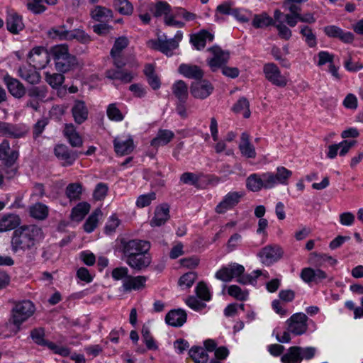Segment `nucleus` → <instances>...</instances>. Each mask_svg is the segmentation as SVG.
Returning a JSON list of instances; mask_svg holds the SVG:
<instances>
[{
    "instance_id": "f257e3e1",
    "label": "nucleus",
    "mask_w": 363,
    "mask_h": 363,
    "mask_svg": "<svg viewBox=\"0 0 363 363\" xmlns=\"http://www.w3.org/2000/svg\"><path fill=\"white\" fill-rule=\"evenodd\" d=\"M43 238V231L35 225H22L14 230L11 240V250L15 253L27 252L32 257L35 253L37 243Z\"/></svg>"
},
{
    "instance_id": "f03ea898",
    "label": "nucleus",
    "mask_w": 363,
    "mask_h": 363,
    "mask_svg": "<svg viewBox=\"0 0 363 363\" xmlns=\"http://www.w3.org/2000/svg\"><path fill=\"white\" fill-rule=\"evenodd\" d=\"M292 172L284 167H278L276 173L267 172L261 175L252 174L247 179V188L254 192L264 189H272L277 184L286 185Z\"/></svg>"
},
{
    "instance_id": "7ed1b4c3",
    "label": "nucleus",
    "mask_w": 363,
    "mask_h": 363,
    "mask_svg": "<svg viewBox=\"0 0 363 363\" xmlns=\"http://www.w3.org/2000/svg\"><path fill=\"white\" fill-rule=\"evenodd\" d=\"M18 157V152L10 147L7 140L0 144V160L2 161L4 173L7 179L13 178L17 173V167L15 166Z\"/></svg>"
},
{
    "instance_id": "20e7f679",
    "label": "nucleus",
    "mask_w": 363,
    "mask_h": 363,
    "mask_svg": "<svg viewBox=\"0 0 363 363\" xmlns=\"http://www.w3.org/2000/svg\"><path fill=\"white\" fill-rule=\"evenodd\" d=\"M155 17L164 16V23L167 26L183 28L184 23L175 19V16L172 12L171 6L166 1H160L152 5L150 9Z\"/></svg>"
},
{
    "instance_id": "39448f33",
    "label": "nucleus",
    "mask_w": 363,
    "mask_h": 363,
    "mask_svg": "<svg viewBox=\"0 0 363 363\" xmlns=\"http://www.w3.org/2000/svg\"><path fill=\"white\" fill-rule=\"evenodd\" d=\"M35 312V306L30 301L17 303L11 311L9 322L19 329L20 325L27 320Z\"/></svg>"
},
{
    "instance_id": "423d86ee",
    "label": "nucleus",
    "mask_w": 363,
    "mask_h": 363,
    "mask_svg": "<svg viewBox=\"0 0 363 363\" xmlns=\"http://www.w3.org/2000/svg\"><path fill=\"white\" fill-rule=\"evenodd\" d=\"M121 242L122 252L125 259L143 252H147L150 248V242L143 240L134 239L126 240L123 239Z\"/></svg>"
},
{
    "instance_id": "0eeeda50",
    "label": "nucleus",
    "mask_w": 363,
    "mask_h": 363,
    "mask_svg": "<svg viewBox=\"0 0 363 363\" xmlns=\"http://www.w3.org/2000/svg\"><path fill=\"white\" fill-rule=\"evenodd\" d=\"M183 37L182 33L178 31L174 38L169 40L158 39V40H149L148 46L152 49L158 50L167 55H172V50L176 49L179 46V43Z\"/></svg>"
},
{
    "instance_id": "6e6552de",
    "label": "nucleus",
    "mask_w": 363,
    "mask_h": 363,
    "mask_svg": "<svg viewBox=\"0 0 363 363\" xmlns=\"http://www.w3.org/2000/svg\"><path fill=\"white\" fill-rule=\"evenodd\" d=\"M308 318L303 313H297L291 316L286 321L287 329L295 335L305 333L308 329L307 321Z\"/></svg>"
},
{
    "instance_id": "1a4fd4ad",
    "label": "nucleus",
    "mask_w": 363,
    "mask_h": 363,
    "mask_svg": "<svg viewBox=\"0 0 363 363\" xmlns=\"http://www.w3.org/2000/svg\"><path fill=\"white\" fill-rule=\"evenodd\" d=\"M208 50L213 56L207 60V63L212 72H216L228 62L230 58V53L228 51L222 50L218 46H213L209 48Z\"/></svg>"
},
{
    "instance_id": "9d476101",
    "label": "nucleus",
    "mask_w": 363,
    "mask_h": 363,
    "mask_svg": "<svg viewBox=\"0 0 363 363\" xmlns=\"http://www.w3.org/2000/svg\"><path fill=\"white\" fill-rule=\"evenodd\" d=\"M29 62L35 69H41L50 62L48 51L43 47L34 48L28 54Z\"/></svg>"
},
{
    "instance_id": "9b49d317",
    "label": "nucleus",
    "mask_w": 363,
    "mask_h": 363,
    "mask_svg": "<svg viewBox=\"0 0 363 363\" xmlns=\"http://www.w3.org/2000/svg\"><path fill=\"white\" fill-rule=\"evenodd\" d=\"M265 77L274 85L284 87L287 84V79L281 74L279 67L274 63L264 65L263 69Z\"/></svg>"
},
{
    "instance_id": "f8f14e48",
    "label": "nucleus",
    "mask_w": 363,
    "mask_h": 363,
    "mask_svg": "<svg viewBox=\"0 0 363 363\" xmlns=\"http://www.w3.org/2000/svg\"><path fill=\"white\" fill-rule=\"evenodd\" d=\"M282 255L283 251L278 245H267L263 247L258 253L261 262L266 265H269L277 262L282 257Z\"/></svg>"
},
{
    "instance_id": "ddd939ff",
    "label": "nucleus",
    "mask_w": 363,
    "mask_h": 363,
    "mask_svg": "<svg viewBox=\"0 0 363 363\" xmlns=\"http://www.w3.org/2000/svg\"><path fill=\"white\" fill-rule=\"evenodd\" d=\"M213 86L206 80H198L193 82L190 87L191 95L196 99L207 98L213 91Z\"/></svg>"
},
{
    "instance_id": "4468645a",
    "label": "nucleus",
    "mask_w": 363,
    "mask_h": 363,
    "mask_svg": "<svg viewBox=\"0 0 363 363\" xmlns=\"http://www.w3.org/2000/svg\"><path fill=\"white\" fill-rule=\"evenodd\" d=\"M242 196V194L238 192H229L227 194L223 199L217 205L216 211L218 213H224L226 211L233 208L236 206L240 198Z\"/></svg>"
},
{
    "instance_id": "2eb2a0df",
    "label": "nucleus",
    "mask_w": 363,
    "mask_h": 363,
    "mask_svg": "<svg viewBox=\"0 0 363 363\" xmlns=\"http://www.w3.org/2000/svg\"><path fill=\"white\" fill-rule=\"evenodd\" d=\"M71 112L74 122L78 125L82 124L88 118L89 110L84 101H74Z\"/></svg>"
},
{
    "instance_id": "dca6fc26",
    "label": "nucleus",
    "mask_w": 363,
    "mask_h": 363,
    "mask_svg": "<svg viewBox=\"0 0 363 363\" xmlns=\"http://www.w3.org/2000/svg\"><path fill=\"white\" fill-rule=\"evenodd\" d=\"M230 269V281L233 278H237V281L241 284H252L253 279L250 274H244L245 267L238 263H233L228 265Z\"/></svg>"
},
{
    "instance_id": "f3484780",
    "label": "nucleus",
    "mask_w": 363,
    "mask_h": 363,
    "mask_svg": "<svg viewBox=\"0 0 363 363\" xmlns=\"http://www.w3.org/2000/svg\"><path fill=\"white\" fill-rule=\"evenodd\" d=\"M125 262L132 269L140 271L147 268L151 263V257L147 252H143L135 256L125 259Z\"/></svg>"
},
{
    "instance_id": "a211bd4d",
    "label": "nucleus",
    "mask_w": 363,
    "mask_h": 363,
    "mask_svg": "<svg viewBox=\"0 0 363 363\" xmlns=\"http://www.w3.org/2000/svg\"><path fill=\"white\" fill-rule=\"evenodd\" d=\"M147 277L145 276H128L123 281V289L125 292L130 291L132 290L138 291L143 289L145 286V282Z\"/></svg>"
},
{
    "instance_id": "6ab92c4d",
    "label": "nucleus",
    "mask_w": 363,
    "mask_h": 363,
    "mask_svg": "<svg viewBox=\"0 0 363 363\" xmlns=\"http://www.w3.org/2000/svg\"><path fill=\"white\" fill-rule=\"evenodd\" d=\"M169 218V206L167 203H163L156 207L155 216L150 220L151 226H161L164 225Z\"/></svg>"
},
{
    "instance_id": "aec40b11",
    "label": "nucleus",
    "mask_w": 363,
    "mask_h": 363,
    "mask_svg": "<svg viewBox=\"0 0 363 363\" xmlns=\"http://www.w3.org/2000/svg\"><path fill=\"white\" fill-rule=\"evenodd\" d=\"M54 152L59 160L63 161V166L72 164L77 158V154L74 152H69L67 147L64 145H57L55 147Z\"/></svg>"
},
{
    "instance_id": "412c9836",
    "label": "nucleus",
    "mask_w": 363,
    "mask_h": 363,
    "mask_svg": "<svg viewBox=\"0 0 363 363\" xmlns=\"http://www.w3.org/2000/svg\"><path fill=\"white\" fill-rule=\"evenodd\" d=\"M239 150L241 155L247 158H255L256 151L253 145L250 143V135L244 132L241 134Z\"/></svg>"
},
{
    "instance_id": "4be33fe9",
    "label": "nucleus",
    "mask_w": 363,
    "mask_h": 363,
    "mask_svg": "<svg viewBox=\"0 0 363 363\" xmlns=\"http://www.w3.org/2000/svg\"><path fill=\"white\" fill-rule=\"evenodd\" d=\"M325 33L330 38H338L345 43H351L354 40V35L351 32H344L335 26H328L324 28Z\"/></svg>"
},
{
    "instance_id": "5701e85b",
    "label": "nucleus",
    "mask_w": 363,
    "mask_h": 363,
    "mask_svg": "<svg viewBox=\"0 0 363 363\" xmlns=\"http://www.w3.org/2000/svg\"><path fill=\"white\" fill-rule=\"evenodd\" d=\"M4 82L10 94L16 98L20 99L26 94V89L18 79L9 75L4 77Z\"/></svg>"
},
{
    "instance_id": "b1692460",
    "label": "nucleus",
    "mask_w": 363,
    "mask_h": 363,
    "mask_svg": "<svg viewBox=\"0 0 363 363\" xmlns=\"http://www.w3.org/2000/svg\"><path fill=\"white\" fill-rule=\"evenodd\" d=\"M186 320V313L184 310L174 309L170 311L165 317L166 323L174 327L182 326Z\"/></svg>"
},
{
    "instance_id": "393cba45",
    "label": "nucleus",
    "mask_w": 363,
    "mask_h": 363,
    "mask_svg": "<svg viewBox=\"0 0 363 363\" xmlns=\"http://www.w3.org/2000/svg\"><path fill=\"white\" fill-rule=\"evenodd\" d=\"M63 133L72 147H80L82 145V138L77 131L76 127L74 124H65Z\"/></svg>"
},
{
    "instance_id": "a878e982",
    "label": "nucleus",
    "mask_w": 363,
    "mask_h": 363,
    "mask_svg": "<svg viewBox=\"0 0 363 363\" xmlns=\"http://www.w3.org/2000/svg\"><path fill=\"white\" fill-rule=\"evenodd\" d=\"M1 135L11 138H22L27 133V130L16 125L2 122Z\"/></svg>"
},
{
    "instance_id": "bb28decb",
    "label": "nucleus",
    "mask_w": 363,
    "mask_h": 363,
    "mask_svg": "<svg viewBox=\"0 0 363 363\" xmlns=\"http://www.w3.org/2000/svg\"><path fill=\"white\" fill-rule=\"evenodd\" d=\"M6 28L11 33H18L24 28L22 18L16 13H9L6 18Z\"/></svg>"
},
{
    "instance_id": "cd10ccee",
    "label": "nucleus",
    "mask_w": 363,
    "mask_h": 363,
    "mask_svg": "<svg viewBox=\"0 0 363 363\" xmlns=\"http://www.w3.org/2000/svg\"><path fill=\"white\" fill-rule=\"evenodd\" d=\"M77 65L78 62L76 57L70 54L55 62L56 69L61 72H67Z\"/></svg>"
},
{
    "instance_id": "c85d7f7f",
    "label": "nucleus",
    "mask_w": 363,
    "mask_h": 363,
    "mask_svg": "<svg viewBox=\"0 0 363 363\" xmlns=\"http://www.w3.org/2000/svg\"><path fill=\"white\" fill-rule=\"evenodd\" d=\"M174 137V133L166 129H160L157 136L151 141V145L154 147H158L168 144Z\"/></svg>"
},
{
    "instance_id": "c756f323",
    "label": "nucleus",
    "mask_w": 363,
    "mask_h": 363,
    "mask_svg": "<svg viewBox=\"0 0 363 363\" xmlns=\"http://www.w3.org/2000/svg\"><path fill=\"white\" fill-rule=\"evenodd\" d=\"M91 18L96 21L108 22L113 17V11L104 6H96L91 11Z\"/></svg>"
},
{
    "instance_id": "7c9ffc66",
    "label": "nucleus",
    "mask_w": 363,
    "mask_h": 363,
    "mask_svg": "<svg viewBox=\"0 0 363 363\" xmlns=\"http://www.w3.org/2000/svg\"><path fill=\"white\" fill-rule=\"evenodd\" d=\"M179 72L184 76L197 81L203 76V71L196 65L182 64L179 67Z\"/></svg>"
},
{
    "instance_id": "2f4dec72",
    "label": "nucleus",
    "mask_w": 363,
    "mask_h": 363,
    "mask_svg": "<svg viewBox=\"0 0 363 363\" xmlns=\"http://www.w3.org/2000/svg\"><path fill=\"white\" fill-rule=\"evenodd\" d=\"M172 93L177 97L179 102L186 103L188 99V86L182 80L177 81L173 84Z\"/></svg>"
},
{
    "instance_id": "473e14b6",
    "label": "nucleus",
    "mask_w": 363,
    "mask_h": 363,
    "mask_svg": "<svg viewBox=\"0 0 363 363\" xmlns=\"http://www.w3.org/2000/svg\"><path fill=\"white\" fill-rule=\"evenodd\" d=\"M21 219L18 216L15 214H9L3 217L0 220V231H7L16 228L20 224Z\"/></svg>"
},
{
    "instance_id": "72a5a7b5",
    "label": "nucleus",
    "mask_w": 363,
    "mask_h": 363,
    "mask_svg": "<svg viewBox=\"0 0 363 363\" xmlns=\"http://www.w3.org/2000/svg\"><path fill=\"white\" fill-rule=\"evenodd\" d=\"M69 29L65 25L55 26L47 32L50 38L60 40H68Z\"/></svg>"
},
{
    "instance_id": "f704fd0d",
    "label": "nucleus",
    "mask_w": 363,
    "mask_h": 363,
    "mask_svg": "<svg viewBox=\"0 0 363 363\" xmlns=\"http://www.w3.org/2000/svg\"><path fill=\"white\" fill-rule=\"evenodd\" d=\"M213 35L206 30H202L196 35H194L191 37V42L194 47L198 49H202L205 47L206 40L212 41Z\"/></svg>"
},
{
    "instance_id": "c9c22d12",
    "label": "nucleus",
    "mask_w": 363,
    "mask_h": 363,
    "mask_svg": "<svg viewBox=\"0 0 363 363\" xmlns=\"http://www.w3.org/2000/svg\"><path fill=\"white\" fill-rule=\"evenodd\" d=\"M301 347H291L288 352L281 357V362L283 363H300L301 362Z\"/></svg>"
},
{
    "instance_id": "e433bc0d",
    "label": "nucleus",
    "mask_w": 363,
    "mask_h": 363,
    "mask_svg": "<svg viewBox=\"0 0 363 363\" xmlns=\"http://www.w3.org/2000/svg\"><path fill=\"white\" fill-rule=\"evenodd\" d=\"M325 262H329L330 264H335L337 260L326 254L312 252L308 257V262L315 266H321Z\"/></svg>"
},
{
    "instance_id": "4c0bfd02",
    "label": "nucleus",
    "mask_w": 363,
    "mask_h": 363,
    "mask_svg": "<svg viewBox=\"0 0 363 363\" xmlns=\"http://www.w3.org/2000/svg\"><path fill=\"white\" fill-rule=\"evenodd\" d=\"M106 77L111 79H120L124 83H128L131 82L133 78L131 72H124L121 70V69L107 70L106 72Z\"/></svg>"
},
{
    "instance_id": "58836bf2",
    "label": "nucleus",
    "mask_w": 363,
    "mask_h": 363,
    "mask_svg": "<svg viewBox=\"0 0 363 363\" xmlns=\"http://www.w3.org/2000/svg\"><path fill=\"white\" fill-rule=\"evenodd\" d=\"M114 147L118 155H128L133 150V141L132 139H128L125 141H121L117 139H115Z\"/></svg>"
},
{
    "instance_id": "ea45409f",
    "label": "nucleus",
    "mask_w": 363,
    "mask_h": 363,
    "mask_svg": "<svg viewBox=\"0 0 363 363\" xmlns=\"http://www.w3.org/2000/svg\"><path fill=\"white\" fill-rule=\"evenodd\" d=\"M18 75L30 84H37L40 80V74L35 70L28 69L25 67H21L18 70Z\"/></svg>"
},
{
    "instance_id": "a19ab883",
    "label": "nucleus",
    "mask_w": 363,
    "mask_h": 363,
    "mask_svg": "<svg viewBox=\"0 0 363 363\" xmlns=\"http://www.w3.org/2000/svg\"><path fill=\"white\" fill-rule=\"evenodd\" d=\"M90 205L86 202L79 203L73 208L71 213V218L76 221H81L89 213Z\"/></svg>"
},
{
    "instance_id": "79ce46f5",
    "label": "nucleus",
    "mask_w": 363,
    "mask_h": 363,
    "mask_svg": "<svg viewBox=\"0 0 363 363\" xmlns=\"http://www.w3.org/2000/svg\"><path fill=\"white\" fill-rule=\"evenodd\" d=\"M252 26L256 28H263L271 25H275L272 18H271L266 13H262L260 15H255L252 20Z\"/></svg>"
},
{
    "instance_id": "37998d69",
    "label": "nucleus",
    "mask_w": 363,
    "mask_h": 363,
    "mask_svg": "<svg viewBox=\"0 0 363 363\" xmlns=\"http://www.w3.org/2000/svg\"><path fill=\"white\" fill-rule=\"evenodd\" d=\"M233 111L237 113H242L244 118H247L250 116V103L245 98H240L233 106Z\"/></svg>"
},
{
    "instance_id": "c03bdc74",
    "label": "nucleus",
    "mask_w": 363,
    "mask_h": 363,
    "mask_svg": "<svg viewBox=\"0 0 363 363\" xmlns=\"http://www.w3.org/2000/svg\"><path fill=\"white\" fill-rule=\"evenodd\" d=\"M102 216L99 208H96L87 218L84 224V229L86 233L92 232L96 227L99 218Z\"/></svg>"
},
{
    "instance_id": "a18cd8bd",
    "label": "nucleus",
    "mask_w": 363,
    "mask_h": 363,
    "mask_svg": "<svg viewBox=\"0 0 363 363\" xmlns=\"http://www.w3.org/2000/svg\"><path fill=\"white\" fill-rule=\"evenodd\" d=\"M189 353L196 363H206L208 360L206 351L201 347H193Z\"/></svg>"
},
{
    "instance_id": "49530a36",
    "label": "nucleus",
    "mask_w": 363,
    "mask_h": 363,
    "mask_svg": "<svg viewBox=\"0 0 363 363\" xmlns=\"http://www.w3.org/2000/svg\"><path fill=\"white\" fill-rule=\"evenodd\" d=\"M31 337L38 345H47L50 349H54L55 345L52 342H48L44 339L45 332L42 328H35L31 331Z\"/></svg>"
},
{
    "instance_id": "de8ad7c7",
    "label": "nucleus",
    "mask_w": 363,
    "mask_h": 363,
    "mask_svg": "<svg viewBox=\"0 0 363 363\" xmlns=\"http://www.w3.org/2000/svg\"><path fill=\"white\" fill-rule=\"evenodd\" d=\"M82 192V186L79 183L69 184L65 191L66 196L70 201L79 199Z\"/></svg>"
},
{
    "instance_id": "09e8293b",
    "label": "nucleus",
    "mask_w": 363,
    "mask_h": 363,
    "mask_svg": "<svg viewBox=\"0 0 363 363\" xmlns=\"http://www.w3.org/2000/svg\"><path fill=\"white\" fill-rule=\"evenodd\" d=\"M113 7L122 15H130L133 11V6L128 0H114Z\"/></svg>"
},
{
    "instance_id": "8fccbe9b",
    "label": "nucleus",
    "mask_w": 363,
    "mask_h": 363,
    "mask_svg": "<svg viewBox=\"0 0 363 363\" xmlns=\"http://www.w3.org/2000/svg\"><path fill=\"white\" fill-rule=\"evenodd\" d=\"M30 213L32 217L39 220H43L48 216V207L40 203H36L30 208Z\"/></svg>"
},
{
    "instance_id": "3c124183",
    "label": "nucleus",
    "mask_w": 363,
    "mask_h": 363,
    "mask_svg": "<svg viewBox=\"0 0 363 363\" xmlns=\"http://www.w3.org/2000/svg\"><path fill=\"white\" fill-rule=\"evenodd\" d=\"M27 93L29 97L43 101L47 96L48 89L44 86H33L29 89Z\"/></svg>"
},
{
    "instance_id": "603ef678",
    "label": "nucleus",
    "mask_w": 363,
    "mask_h": 363,
    "mask_svg": "<svg viewBox=\"0 0 363 363\" xmlns=\"http://www.w3.org/2000/svg\"><path fill=\"white\" fill-rule=\"evenodd\" d=\"M300 32L301 35L304 37L305 42L309 47L313 48L317 45L316 36L313 33V30L310 27L307 26H303L301 28Z\"/></svg>"
},
{
    "instance_id": "864d4df0",
    "label": "nucleus",
    "mask_w": 363,
    "mask_h": 363,
    "mask_svg": "<svg viewBox=\"0 0 363 363\" xmlns=\"http://www.w3.org/2000/svg\"><path fill=\"white\" fill-rule=\"evenodd\" d=\"M50 52L55 62L69 54L68 46L65 44L58 45L52 47Z\"/></svg>"
},
{
    "instance_id": "5fc2aeb1",
    "label": "nucleus",
    "mask_w": 363,
    "mask_h": 363,
    "mask_svg": "<svg viewBox=\"0 0 363 363\" xmlns=\"http://www.w3.org/2000/svg\"><path fill=\"white\" fill-rule=\"evenodd\" d=\"M128 43L129 41L126 37H119L115 40L110 54H123V50L128 46Z\"/></svg>"
},
{
    "instance_id": "6e6d98bb",
    "label": "nucleus",
    "mask_w": 363,
    "mask_h": 363,
    "mask_svg": "<svg viewBox=\"0 0 363 363\" xmlns=\"http://www.w3.org/2000/svg\"><path fill=\"white\" fill-rule=\"evenodd\" d=\"M197 279V274L194 272H189L182 276L179 280V284L181 286L190 288L196 279Z\"/></svg>"
},
{
    "instance_id": "4d7b16f0",
    "label": "nucleus",
    "mask_w": 363,
    "mask_h": 363,
    "mask_svg": "<svg viewBox=\"0 0 363 363\" xmlns=\"http://www.w3.org/2000/svg\"><path fill=\"white\" fill-rule=\"evenodd\" d=\"M46 82L53 88H57L62 85L65 80V77L62 74L55 73L50 74L46 73L45 74Z\"/></svg>"
},
{
    "instance_id": "13d9d810",
    "label": "nucleus",
    "mask_w": 363,
    "mask_h": 363,
    "mask_svg": "<svg viewBox=\"0 0 363 363\" xmlns=\"http://www.w3.org/2000/svg\"><path fill=\"white\" fill-rule=\"evenodd\" d=\"M77 39L81 43H86L91 40L89 35L82 30H69L68 40Z\"/></svg>"
},
{
    "instance_id": "bf43d9fd",
    "label": "nucleus",
    "mask_w": 363,
    "mask_h": 363,
    "mask_svg": "<svg viewBox=\"0 0 363 363\" xmlns=\"http://www.w3.org/2000/svg\"><path fill=\"white\" fill-rule=\"evenodd\" d=\"M143 339L149 350H156L158 347L155 344L153 337L151 336L150 332L147 327L143 326L142 328Z\"/></svg>"
},
{
    "instance_id": "052dcab7",
    "label": "nucleus",
    "mask_w": 363,
    "mask_h": 363,
    "mask_svg": "<svg viewBox=\"0 0 363 363\" xmlns=\"http://www.w3.org/2000/svg\"><path fill=\"white\" fill-rule=\"evenodd\" d=\"M196 294L199 298L205 301H208L211 299L209 290L206 284L203 281H201L197 284L196 287Z\"/></svg>"
},
{
    "instance_id": "680f3d73",
    "label": "nucleus",
    "mask_w": 363,
    "mask_h": 363,
    "mask_svg": "<svg viewBox=\"0 0 363 363\" xmlns=\"http://www.w3.org/2000/svg\"><path fill=\"white\" fill-rule=\"evenodd\" d=\"M156 199V194L151 192L147 194L140 195L136 201V206L138 208H144L148 206L152 201Z\"/></svg>"
},
{
    "instance_id": "e2e57ef3",
    "label": "nucleus",
    "mask_w": 363,
    "mask_h": 363,
    "mask_svg": "<svg viewBox=\"0 0 363 363\" xmlns=\"http://www.w3.org/2000/svg\"><path fill=\"white\" fill-rule=\"evenodd\" d=\"M228 294L239 301H244L247 297V292L242 291L237 285H231L228 287Z\"/></svg>"
},
{
    "instance_id": "0e129e2a",
    "label": "nucleus",
    "mask_w": 363,
    "mask_h": 363,
    "mask_svg": "<svg viewBox=\"0 0 363 363\" xmlns=\"http://www.w3.org/2000/svg\"><path fill=\"white\" fill-rule=\"evenodd\" d=\"M173 15L175 16V18L182 16L186 21H194L196 18V15L195 13L188 11L182 7L174 8Z\"/></svg>"
},
{
    "instance_id": "69168bd1",
    "label": "nucleus",
    "mask_w": 363,
    "mask_h": 363,
    "mask_svg": "<svg viewBox=\"0 0 363 363\" xmlns=\"http://www.w3.org/2000/svg\"><path fill=\"white\" fill-rule=\"evenodd\" d=\"M107 116L111 120L121 121L123 119V116L120 110L116 107L115 104H111L107 108Z\"/></svg>"
},
{
    "instance_id": "338daca9",
    "label": "nucleus",
    "mask_w": 363,
    "mask_h": 363,
    "mask_svg": "<svg viewBox=\"0 0 363 363\" xmlns=\"http://www.w3.org/2000/svg\"><path fill=\"white\" fill-rule=\"evenodd\" d=\"M274 26L278 30V34L281 38L287 40L291 37V30L283 22L275 23Z\"/></svg>"
},
{
    "instance_id": "774afa93",
    "label": "nucleus",
    "mask_w": 363,
    "mask_h": 363,
    "mask_svg": "<svg viewBox=\"0 0 363 363\" xmlns=\"http://www.w3.org/2000/svg\"><path fill=\"white\" fill-rule=\"evenodd\" d=\"M111 276L113 279L118 280H124L126 277H128V269L125 267H116L113 269L111 272Z\"/></svg>"
}]
</instances>
